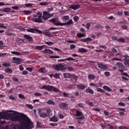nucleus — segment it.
Wrapping results in <instances>:
<instances>
[{"label": "nucleus", "mask_w": 129, "mask_h": 129, "mask_svg": "<svg viewBox=\"0 0 129 129\" xmlns=\"http://www.w3.org/2000/svg\"><path fill=\"white\" fill-rule=\"evenodd\" d=\"M27 31L34 34L36 33L35 32H36L37 34H42V31L37 29L29 28V29H27Z\"/></svg>", "instance_id": "nucleus-6"}, {"label": "nucleus", "mask_w": 129, "mask_h": 129, "mask_svg": "<svg viewBox=\"0 0 129 129\" xmlns=\"http://www.w3.org/2000/svg\"><path fill=\"white\" fill-rule=\"evenodd\" d=\"M39 72H41V73H46V69L45 68H41L39 70Z\"/></svg>", "instance_id": "nucleus-39"}, {"label": "nucleus", "mask_w": 129, "mask_h": 129, "mask_svg": "<svg viewBox=\"0 0 129 129\" xmlns=\"http://www.w3.org/2000/svg\"><path fill=\"white\" fill-rule=\"evenodd\" d=\"M66 23L67 26H70V25H72V24H73V21H72V19H71Z\"/></svg>", "instance_id": "nucleus-44"}, {"label": "nucleus", "mask_w": 129, "mask_h": 129, "mask_svg": "<svg viewBox=\"0 0 129 129\" xmlns=\"http://www.w3.org/2000/svg\"><path fill=\"white\" fill-rule=\"evenodd\" d=\"M49 5V4H48V3L45 2H41L39 4V6H47Z\"/></svg>", "instance_id": "nucleus-48"}, {"label": "nucleus", "mask_w": 129, "mask_h": 129, "mask_svg": "<svg viewBox=\"0 0 129 129\" xmlns=\"http://www.w3.org/2000/svg\"><path fill=\"white\" fill-rule=\"evenodd\" d=\"M52 68L56 70V71H65L67 69V64L64 63L53 64Z\"/></svg>", "instance_id": "nucleus-3"}, {"label": "nucleus", "mask_w": 129, "mask_h": 129, "mask_svg": "<svg viewBox=\"0 0 129 129\" xmlns=\"http://www.w3.org/2000/svg\"><path fill=\"white\" fill-rule=\"evenodd\" d=\"M77 37H79V38H83L84 37V34L82 33H79L77 35Z\"/></svg>", "instance_id": "nucleus-51"}, {"label": "nucleus", "mask_w": 129, "mask_h": 129, "mask_svg": "<svg viewBox=\"0 0 129 129\" xmlns=\"http://www.w3.org/2000/svg\"><path fill=\"white\" fill-rule=\"evenodd\" d=\"M47 103L48 104H51L52 105H55L56 103L52 100H49L47 101Z\"/></svg>", "instance_id": "nucleus-28"}, {"label": "nucleus", "mask_w": 129, "mask_h": 129, "mask_svg": "<svg viewBox=\"0 0 129 129\" xmlns=\"http://www.w3.org/2000/svg\"><path fill=\"white\" fill-rule=\"evenodd\" d=\"M77 88L78 89H79L80 90H84V89L86 88V86H85L84 84L78 85L77 86Z\"/></svg>", "instance_id": "nucleus-17"}, {"label": "nucleus", "mask_w": 129, "mask_h": 129, "mask_svg": "<svg viewBox=\"0 0 129 129\" xmlns=\"http://www.w3.org/2000/svg\"><path fill=\"white\" fill-rule=\"evenodd\" d=\"M117 42H119V43H124L125 42V39L122 37H121L120 38H118Z\"/></svg>", "instance_id": "nucleus-33"}, {"label": "nucleus", "mask_w": 129, "mask_h": 129, "mask_svg": "<svg viewBox=\"0 0 129 129\" xmlns=\"http://www.w3.org/2000/svg\"><path fill=\"white\" fill-rule=\"evenodd\" d=\"M45 44L48 45V46H52V45H54V42L46 41L45 42Z\"/></svg>", "instance_id": "nucleus-52"}, {"label": "nucleus", "mask_w": 129, "mask_h": 129, "mask_svg": "<svg viewBox=\"0 0 129 129\" xmlns=\"http://www.w3.org/2000/svg\"><path fill=\"white\" fill-rule=\"evenodd\" d=\"M63 75L64 77V78H71V74H69V73H63Z\"/></svg>", "instance_id": "nucleus-26"}, {"label": "nucleus", "mask_w": 129, "mask_h": 129, "mask_svg": "<svg viewBox=\"0 0 129 129\" xmlns=\"http://www.w3.org/2000/svg\"><path fill=\"white\" fill-rule=\"evenodd\" d=\"M26 106H27L28 108H30V109H33L34 108V107L31 104H26Z\"/></svg>", "instance_id": "nucleus-54"}, {"label": "nucleus", "mask_w": 129, "mask_h": 129, "mask_svg": "<svg viewBox=\"0 0 129 129\" xmlns=\"http://www.w3.org/2000/svg\"><path fill=\"white\" fill-rule=\"evenodd\" d=\"M103 89L104 90H106V91H108V92H111L112 91V90L109 87L104 85L103 86Z\"/></svg>", "instance_id": "nucleus-20"}, {"label": "nucleus", "mask_w": 129, "mask_h": 129, "mask_svg": "<svg viewBox=\"0 0 129 129\" xmlns=\"http://www.w3.org/2000/svg\"><path fill=\"white\" fill-rule=\"evenodd\" d=\"M67 69L68 70V71H70V72H73L74 71V68L71 67H67Z\"/></svg>", "instance_id": "nucleus-42"}, {"label": "nucleus", "mask_w": 129, "mask_h": 129, "mask_svg": "<svg viewBox=\"0 0 129 129\" xmlns=\"http://www.w3.org/2000/svg\"><path fill=\"white\" fill-rule=\"evenodd\" d=\"M86 92H87V93H90V94H94V91H93V90L90 89V87H88L86 90Z\"/></svg>", "instance_id": "nucleus-21"}, {"label": "nucleus", "mask_w": 129, "mask_h": 129, "mask_svg": "<svg viewBox=\"0 0 129 129\" xmlns=\"http://www.w3.org/2000/svg\"><path fill=\"white\" fill-rule=\"evenodd\" d=\"M88 50L84 48H80L78 49L79 53H87Z\"/></svg>", "instance_id": "nucleus-22"}, {"label": "nucleus", "mask_w": 129, "mask_h": 129, "mask_svg": "<svg viewBox=\"0 0 129 129\" xmlns=\"http://www.w3.org/2000/svg\"><path fill=\"white\" fill-rule=\"evenodd\" d=\"M86 42H92V39L90 37L86 38Z\"/></svg>", "instance_id": "nucleus-57"}, {"label": "nucleus", "mask_w": 129, "mask_h": 129, "mask_svg": "<svg viewBox=\"0 0 129 129\" xmlns=\"http://www.w3.org/2000/svg\"><path fill=\"white\" fill-rule=\"evenodd\" d=\"M53 77L56 79H60V74L56 73L55 75H53Z\"/></svg>", "instance_id": "nucleus-46"}, {"label": "nucleus", "mask_w": 129, "mask_h": 129, "mask_svg": "<svg viewBox=\"0 0 129 129\" xmlns=\"http://www.w3.org/2000/svg\"><path fill=\"white\" fill-rule=\"evenodd\" d=\"M43 53H44L45 54L48 53V54H53V52L52 51V50L50 49H45L44 50L42 51Z\"/></svg>", "instance_id": "nucleus-19"}, {"label": "nucleus", "mask_w": 129, "mask_h": 129, "mask_svg": "<svg viewBox=\"0 0 129 129\" xmlns=\"http://www.w3.org/2000/svg\"><path fill=\"white\" fill-rule=\"evenodd\" d=\"M76 119H85V116L83 115V113L82 112L80 111V110H77L76 111Z\"/></svg>", "instance_id": "nucleus-5"}, {"label": "nucleus", "mask_w": 129, "mask_h": 129, "mask_svg": "<svg viewBox=\"0 0 129 129\" xmlns=\"http://www.w3.org/2000/svg\"><path fill=\"white\" fill-rule=\"evenodd\" d=\"M17 43H19V44H22L24 43V40L22 39L21 38H17L16 40Z\"/></svg>", "instance_id": "nucleus-41"}, {"label": "nucleus", "mask_w": 129, "mask_h": 129, "mask_svg": "<svg viewBox=\"0 0 129 129\" xmlns=\"http://www.w3.org/2000/svg\"><path fill=\"white\" fill-rule=\"evenodd\" d=\"M98 49H100V48H102V49H106L107 48V46L106 45H101L100 46L98 47Z\"/></svg>", "instance_id": "nucleus-56"}, {"label": "nucleus", "mask_w": 129, "mask_h": 129, "mask_svg": "<svg viewBox=\"0 0 129 129\" xmlns=\"http://www.w3.org/2000/svg\"><path fill=\"white\" fill-rule=\"evenodd\" d=\"M0 28H3V29H7V26H5V24L0 23Z\"/></svg>", "instance_id": "nucleus-60"}, {"label": "nucleus", "mask_w": 129, "mask_h": 129, "mask_svg": "<svg viewBox=\"0 0 129 129\" xmlns=\"http://www.w3.org/2000/svg\"><path fill=\"white\" fill-rule=\"evenodd\" d=\"M119 128H120V129H129V127L122 126H120L119 127Z\"/></svg>", "instance_id": "nucleus-62"}, {"label": "nucleus", "mask_w": 129, "mask_h": 129, "mask_svg": "<svg viewBox=\"0 0 129 129\" xmlns=\"http://www.w3.org/2000/svg\"><path fill=\"white\" fill-rule=\"evenodd\" d=\"M32 21H33V22H34L35 23H42L43 20L42 19L41 14H40L38 18H33L32 19Z\"/></svg>", "instance_id": "nucleus-9"}, {"label": "nucleus", "mask_w": 129, "mask_h": 129, "mask_svg": "<svg viewBox=\"0 0 129 129\" xmlns=\"http://www.w3.org/2000/svg\"><path fill=\"white\" fill-rule=\"evenodd\" d=\"M124 64L125 66L129 67V59H124Z\"/></svg>", "instance_id": "nucleus-27"}, {"label": "nucleus", "mask_w": 129, "mask_h": 129, "mask_svg": "<svg viewBox=\"0 0 129 129\" xmlns=\"http://www.w3.org/2000/svg\"><path fill=\"white\" fill-rule=\"evenodd\" d=\"M42 34H44L45 36L47 37H53L54 34H57V32H49V31H45L44 32H42Z\"/></svg>", "instance_id": "nucleus-12"}, {"label": "nucleus", "mask_w": 129, "mask_h": 129, "mask_svg": "<svg viewBox=\"0 0 129 129\" xmlns=\"http://www.w3.org/2000/svg\"><path fill=\"white\" fill-rule=\"evenodd\" d=\"M81 6L80 4H77L76 5H70V9H72V10H74V11H76L78 10L80 8H81Z\"/></svg>", "instance_id": "nucleus-10"}, {"label": "nucleus", "mask_w": 129, "mask_h": 129, "mask_svg": "<svg viewBox=\"0 0 129 129\" xmlns=\"http://www.w3.org/2000/svg\"><path fill=\"white\" fill-rule=\"evenodd\" d=\"M38 113L40 117L45 118V117H48L50 115V113H51V108H50V107L39 108L38 109Z\"/></svg>", "instance_id": "nucleus-2"}, {"label": "nucleus", "mask_w": 129, "mask_h": 129, "mask_svg": "<svg viewBox=\"0 0 129 129\" xmlns=\"http://www.w3.org/2000/svg\"><path fill=\"white\" fill-rule=\"evenodd\" d=\"M63 97H68L69 94L67 93L66 92H63L62 93Z\"/></svg>", "instance_id": "nucleus-58"}, {"label": "nucleus", "mask_w": 129, "mask_h": 129, "mask_svg": "<svg viewBox=\"0 0 129 129\" xmlns=\"http://www.w3.org/2000/svg\"><path fill=\"white\" fill-rule=\"evenodd\" d=\"M97 91L98 92H101V93H105V90H104V89H102L99 88H97Z\"/></svg>", "instance_id": "nucleus-37"}, {"label": "nucleus", "mask_w": 129, "mask_h": 129, "mask_svg": "<svg viewBox=\"0 0 129 129\" xmlns=\"http://www.w3.org/2000/svg\"><path fill=\"white\" fill-rule=\"evenodd\" d=\"M52 86L48 85H44L42 86L40 89H45V90H47V91L50 92L52 90Z\"/></svg>", "instance_id": "nucleus-11"}, {"label": "nucleus", "mask_w": 129, "mask_h": 129, "mask_svg": "<svg viewBox=\"0 0 129 129\" xmlns=\"http://www.w3.org/2000/svg\"><path fill=\"white\" fill-rule=\"evenodd\" d=\"M24 37L27 39L29 42H32V41H33V37H32V36H30L29 35L25 34Z\"/></svg>", "instance_id": "nucleus-18"}, {"label": "nucleus", "mask_w": 129, "mask_h": 129, "mask_svg": "<svg viewBox=\"0 0 129 129\" xmlns=\"http://www.w3.org/2000/svg\"><path fill=\"white\" fill-rule=\"evenodd\" d=\"M73 19H74V22H75V23H76V22H78V20H79V17H78V16H76L73 18Z\"/></svg>", "instance_id": "nucleus-49"}, {"label": "nucleus", "mask_w": 129, "mask_h": 129, "mask_svg": "<svg viewBox=\"0 0 129 129\" xmlns=\"http://www.w3.org/2000/svg\"><path fill=\"white\" fill-rule=\"evenodd\" d=\"M11 53L16 55V56H21L22 55V54L18 51H11Z\"/></svg>", "instance_id": "nucleus-32"}, {"label": "nucleus", "mask_w": 129, "mask_h": 129, "mask_svg": "<svg viewBox=\"0 0 129 129\" xmlns=\"http://www.w3.org/2000/svg\"><path fill=\"white\" fill-rule=\"evenodd\" d=\"M11 126H12V129H19V125L15 124L14 123L11 124Z\"/></svg>", "instance_id": "nucleus-25"}, {"label": "nucleus", "mask_w": 129, "mask_h": 129, "mask_svg": "<svg viewBox=\"0 0 129 129\" xmlns=\"http://www.w3.org/2000/svg\"><path fill=\"white\" fill-rule=\"evenodd\" d=\"M124 14L125 16H129V12L124 11Z\"/></svg>", "instance_id": "nucleus-64"}, {"label": "nucleus", "mask_w": 129, "mask_h": 129, "mask_svg": "<svg viewBox=\"0 0 129 129\" xmlns=\"http://www.w3.org/2000/svg\"><path fill=\"white\" fill-rule=\"evenodd\" d=\"M70 47V49H75V48H76V45L74 44H71Z\"/></svg>", "instance_id": "nucleus-63"}, {"label": "nucleus", "mask_w": 129, "mask_h": 129, "mask_svg": "<svg viewBox=\"0 0 129 129\" xmlns=\"http://www.w3.org/2000/svg\"><path fill=\"white\" fill-rule=\"evenodd\" d=\"M12 60H13V61H13V63L14 64H18V65H20L22 62V59L17 57H13Z\"/></svg>", "instance_id": "nucleus-7"}, {"label": "nucleus", "mask_w": 129, "mask_h": 129, "mask_svg": "<svg viewBox=\"0 0 129 129\" xmlns=\"http://www.w3.org/2000/svg\"><path fill=\"white\" fill-rule=\"evenodd\" d=\"M112 52L114 54V55H116V56H118L119 54L117 53V50L116 49L114 48H112Z\"/></svg>", "instance_id": "nucleus-30"}, {"label": "nucleus", "mask_w": 129, "mask_h": 129, "mask_svg": "<svg viewBox=\"0 0 129 129\" xmlns=\"http://www.w3.org/2000/svg\"><path fill=\"white\" fill-rule=\"evenodd\" d=\"M33 6H34V4L32 3H28V4H25V6L26 7V8H32L33 7Z\"/></svg>", "instance_id": "nucleus-35"}, {"label": "nucleus", "mask_w": 129, "mask_h": 129, "mask_svg": "<svg viewBox=\"0 0 129 129\" xmlns=\"http://www.w3.org/2000/svg\"><path fill=\"white\" fill-rule=\"evenodd\" d=\"M2 119H7L11 121H19L21 125H19L18 129H30L33 127V122L30 118L24 113L18 115L17 111H14L13 113H7V112H0V124H5V120Z\"/></svg>", "instance_id": "nucleus-1"}, {"label": "nucleus", "mask_w": 129, "mask_h": 129, "mask_svg": "<svg viewBox=\"0 0 129 129\" xmlns=\"http://www.w3.org/2000/svg\"><path fill=\"white\" fill-rule=\"evenodd\" d=\"M71 78L72 81H73V82H74V83H76V82H77V79L78 78V77H77V76L75 74H73L71 75Z\"/></svg>", "instance_id": "nucleus-16"}, {"label": "nucleus", "mask_w": 129, "mask_h": 129, "mask_svg": "<svg viewBox=\"0 0 129 129\" xmlns=\"http://www.w3.org/2000/svg\"><path fill=\"white\" fill-rule=\"evenodd\" d=\"M50 121H53L54 122H57L59 119L58 117L55 116H53L50 119Z\"/></svg>", "instance_id": "nucleus-24"}, {"label": "nucleus", "mask_w": 129, "mask_h": 129, "mask_svg": "<svg viewBox=\"0 0 129 129\" xmlns=\"http://www.w3.org/2000/svg\"><path fill=\"white\" fill-rule=\"evenodd\" d=\"M47 12L50 13V12H52V11H54V8L53 7H51L50 8H47Z\"/></svg>", "instance_id": "nucleus-53"}, {"label": "nucleus", "mask_w": 129, "mask_h": 129, "mask_svg": "<svg viewBox=\"0 0 129 129\" xmlns=\"http://www.w3.org/2000/svg\"><path fill=\"white\" fill-rule=\"evenodd\" d=\"M29 74V72L27 71H24L22 72V75H27Z\"/></svg>", "instance_id": "nucleus-61"}, {"label": "nucleus", "mask_w": 129, "mask_h": 129, "mask_svg": "<svg viewBox=\"0 0 129 129\" xmlns=\"http://www.w3.org/2000/svg\"><path fill=\"white\" fill-rule=\"evenodd\" d=\"M90 25L91 24L90 23H87L86 28L87 30H89L90 28Z\"/></svg>", "instance_id": "nucleus-59"}, {"label": "nucleus", "mask_w": 129, "mask_h": 129, "mask_svg": "<svg viewBox=\"0 0 129 129\" xmlns=\"http://www.w3.org/2000/svg\"><path fill=\"white\" fill-rule=\"evenodd\" d=\"M98 68H100V69H108V66L102 63L98 64Z\"/></svg>", "instance_id": "nucleus-15"}, {"label": "nucleus", "mask_w": 129, "mask_h": 129, "mask_svg": "<svg viewBox=\"0 0 129 129\" xmlns=\"http://www.w3.org/2000/svg\"><path fill=\"white\" fill-rule=\"evenodd\" d=\"M22 13H23L24 15H26L27 16H28V15H30L31 14V11H30L29 10H24L22 12Z\"/></svg>", "instance_id": "nucleus-40"}, {"label": "nucleus", "mask_w": 129, "mask_h": 129, "mask_svg": "<svg viewBox=\"0 0 129 129\" xmlns=\"http://www.w3.org/2000/svg\"><path fill=\"white\" fill-rule=\"evenodd\" d=\"M88 78L89 79H92V80H93L95 79V76L94 75H89L88 76Z\"/></svg>", "instance_id": "nucleus-38"}, {"label": "nucleus", "mask_w": 129, "mask_h": 129, "mask_svg": "<svg viewBox=\"0 0 129 129\" xmlns=\"http://www.w3.org/2000/svg\"><path fill=\"white\" fill-rule=\"evenodd\" d=\"M69 20H70V17H69V16L67 15L62 17L63 22H65L66 23L67 21H69Z\"/></svg>", "instance_id": "nucleus-23"}, {"label": "nucleus", "mask_w": 129, "mask_h": 129, "mask_svg": "<svg viewBox=\"0 0 129 129\" xmlns=\"http://www.w3.org/2000/svg\"><path fill=\"white\" fill-rule=\"evenodd\" d=\"M52 87L51 91L53 90L54 92H59V90L57 88L53 87V86H52Z\"/></svg>", "instance_id": "nucleus-43"}, {"label": "nucleus", "mask_w": 129, "mask_h": 129, "mask_svg": "<svg viewBox=\"0 0 129 129\" xmlns=\"http://www.w3.org/2000/svg\"><path fill=\"white\" fill-rule=\"evenodd\" d=\"M116 66L119 69H124V66L123 65V63L121 62H118L116 63Z\"/></svg>", "instance_id": "nucleus-14"}, {"label": "nucleus", "mask_w": 129, "mask_h": 129, "mask_svg": "<svg viewBox=\"0 0 129 129\" xmlns=\"http://www.w3.org/2000/svg\"><path fill=\"white\" fill-rule=\"evenodd\" d=\"M112 40H114V41H117L118 40V38H117V36H113L111 37Z\"/></svg>", "instance_id": "nucleus-50"}, {"label": "nucleus", "mask_w": 129, "mask_h": 129, "mask_svg": "<svg viewBox=\"0 0 129 129\" xmlns=\"http://www.w3.org/2000/svg\"><path fill=\"white\" fill-rule=\"evenodd\" d=\"M5 72L6 73H13V70L8 68L5 69Z\"/></svg>", "instance_id": "nucleus-36"}, {"label": "nucleus", "mask_w": 129, "mask_h": 129, "mask_svg": "<svg viewBox=\"0 0 129 129\" xmlns=\"http://www.w3.org/2000/svg\"><path fill=\"white\" fill-rule=\"evenodd\" d=\"M2 66H3V67H10V66H11V63H10V62H4L2 64Z\"/></svg>", "instance_id": "nucleus-29"}, {"label": "nucleus", "mask_w": 129, "mask_h": 129, "mask_svg": "<svg viewBox=\"0 0 129 129\" xmlns=\"http://www.w3.org/2000/svg\"><path fill=\"white\" fill-rule=\"evenodd\" d=\"M18 97H19V98H21L22 99H25V98H26V97H25V96H24V95L21 94H19L18 95Z\"/></svg>", "instance_id": "nucleus-47"}, {"label": "nucleus", "mask_w": 129, "mask_h": 129, "mask_svg": "<svg viewBox=\"0 0 129 129\" xmlns=\"http://www.w3.org/2000/svg\"><path fill=\"white\" fill-rule=\"evenodd\" d=\"M43 15L42 17L43 20H45V21L52 18L54 16V14H51L47 11H44L43 12Z\"/></svg>", "instance_id": "nucleus-4"}, {"label": "nucleus", "mask_w": 129, "mask_h": 129, "mask_svg": "<svg viewBox=\"0 0 129 129\" xmlns=\"http://www.w3.org/2000/svg\"><path fill=\"white\" fill-rule=\"evenodd\" d=\"M9 99H11V100L15 101L16 100V98L15 97H13V96L11 95L9 97Z\"/></svg>", "instance_id": "nucleus-55"}, {"label": "nucleus", "mask_w": 129, "mask_h": 129, "mask_svg": "<svg viewBox=\"0 0 129 129\" xmlns=\"http://www.w3.org/2000/svg\"><path fill=\"white\" fill-rule=\"evenodd\" d=\"M59 107L61 109H67L68 108V104L66 103H61L59 104Z\"/></svg>", "instance_id": "nucleus-13"}, {"label": "nucleus", "mask_w": 129, "mask_h": 129, "mask_svg": "<svg viewBox=\"0 0 129 129\" xmlns=\"http://www.w3.org/2000/svg\"><path fill=\"white\" fill-rule=\"evenodd\" d=\"M41 16H42V13L39 12H37L36 13V14H34L33 15V18H39V16H41Z\"/></svg>", "instance_id": "nucleus-31"}, {"label": "nucleus", "mask_w": 129, "mask_h": 129, "mask_svg": "<svg viewBox=\"0 0 129 129\" xmlns=\"http://www.w3.org/2000/svg\"><path fill=\"white\" fill-rule=\"evenodd\" d=\"M66 61H75V58L72 57H68L64 59Z\"/></svg>", "instance_id": "nucleus-45"}, {"label": "nucleus", "mask_w": 129, "mask_h": 129, "mask_svg": "<svg viewBox=\"0 0 129 129\" xmlns=\"http://www.w3.org/2000/svg\"><path fill=\"white\" fill-rule=\"evenodd\" d=\"M10 11H11L10 8H6L3 9L2 12H4V13H10Z\"/></svg>", "instance_id": "nucleus-34"}, {"label": "nucleus", "mask_w": 129, "mask_h": 129, "mask_svg": "<svg viewBox=\"0 0 129 129\" xmlns=\"http://www.w3.org/2000/svg\"><path fill=\"white\" fill-rule=\"evenodd\" d=\"M49 22L52 23L55 26H58L59 25V19L58 18H52L49 20Z\"/></svg>", "instance_id": "nucleus-8"}]
</instances>
